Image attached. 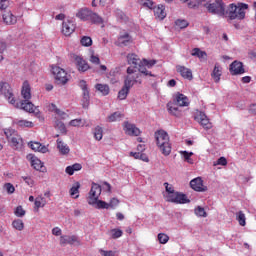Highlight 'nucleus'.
I'll return each mask as SVG.
<instances>
[{"mask_svg":"<svg viewBox=\"0 0 256 256\" xmlns=\"http://www.w3.org/2000/svg\"><path fill=\"white\" fill-rule=\"evenodd\" d=\"M30 161L33 169L36 171H42V173L45 171V166H43V162H41L39 158L31 156Z\"/></svg>","mask_w":256,"mask_h":256,"instance_id":"393cba45","label":"nucleus"},{"mask_svg":"<svg viewBox=\"0 0 256 256\" xmlns=\"http://www.w3.org/2000/svg\"><path fill=\"white\" fill-rule=\"evenodd\" d=\"M214 165H227V159L225 157H220L216 162H214Z\"/></svg>","mask_w":256,"mask_h":256,"instance_id":"052dcab7","label":"nucleus"},{"mask_svg":"<svg viewBox=\"0 0 256 256\" xmlns=\"http://www.w3.org/2000/svg\"><path fill=\"white\" fill-rule=\"evenodd\" d=\"M16 217H23L25 215V210L23 209V206H18L14 211Z\"/></svg>","mask_w":256,"mask_h":256,"instance_id":"6e6d98bb","label":"nucleus"},{"mask_svg":"<svg viewBox=\"0 0 256 256\" xmlns=\"http://www.w3.org/2000/svg\"><path fill=\"white\" fill-rule=\"evenodd\" d=\"M88 21H91V23H93L94 25H102L103 18L101 16H99V14L92 11Z\"/></svg>","mask_w":256,"mask_h":256,"instance_id":"7c9ffc66","label":"nucleus"},{"mask_svg":"<svg viewBox=\"0 0 256 256\" xmlns=\"http://www.w3.org/2000/svg\"><path fill=\"white\" fill-rule=\"evenodd\" d=\"M164 186H165L167 195H169V194L175 192V189H174L173 186L170 185L169 183L165 182V183H164Z\"/></svg>","mask_w":256,"mask_h":256,"instance_id":"13d9d810","label":"nucleus"},{"mask_svg":"<svg viewBox=\"0 0 256 256\" xmlns=\"http://www.w3.org/2000/svg\"><path fill=\"white\" fill-rule=\"evenodd\" d=\"M94 138L96 139V141H101V139H103V128L101 126L95 127Z\"/></svg>","mask_w":256,"mask_h":256,"instance_id":"e433bc0d","label":"nucleus"},{"mask_svg":"<svg viewBox=\"0 0 256 256\" xmlns=\"http://www.w3.org/2000/svg\"><path fill=\"white\" fill-rule=\"evenodd\" d=\"M97 91H100L102 95H109V86L105 84H96Z\"/></svg>","mask_w":256,"mask_h":256,"instance_id":"58836bf2","label":"nucleus"},{"mask_svg":"<svg viewBox=\"0 0 256 256\" xmlns=\"http://www.w3.org/2000/svg\"><path fill=\"white\" fill-rule=\"evenodd\" d=\"M197 119L204 129H211V127H213L205 113L200 112L199 115L197 116Z\"/></svg>","mask_w":256,"mask_h":256,"instance_id":"a211bd4d","label":"nucleus"},{"mask_svg":"<svg viewBox=\"0 0 256 256\" xmlns=\"http://www.w3.org/2000/svg\"><path fill=\"white\" fill-rule=\"evenodd\" d=\"M236 219L238 220L239 225H245L246 218L243 211H239L238 213H236Z\"/></svg>","mask_w":256,"mask_h":256,"instance_id":"c03bdc74","label":"nucleus"},{"mask_svg":"<svg viewBox=\"0 0 256 256\" xmlns=\"http://www.w3.org/2000/svg\"><path fill=\"white\" fill-rule=\"evenodd\" d=\"M7 7H9V1L7 0H0V9H7Z\"/></svg>","mask_w":256,"mask_h":256,"instance_id":"e2e57ef3","label":"nucleus"},{"mask_svg":"<svg viewBox=\"0 0 256 256\" xmlns=\"http://www.w3.org/2000/svg\"><path fill=\"white\" fill-rule=\"evenodd\" d=\"M16 125H18V127L31 128V127H33V122L27 121V120H16Z\"/></svg>","mask_w":256,"mask_h":256,"instance_id":"79ce46f5","label":"nucleus"},{"mask_svg":"<svg viewBox=\"0 0 256 256\" xmlns=\"http://www.w3.org/2000/svg\"><path fill=\"white\" fill-rule=\"evenodd\" d=\"M129 90L130 88H127V86H123V88L118 92V99H120V101L127 99V95H129Z\"/></svg>","mask_w":256,"mask_h":256,"instance_id":"f704fd0d","label":"nucleus"},{"mask_svg":"<svg viewBox=\"0 0 256 256\" xmlns=\"http://www.w3.org/2000/svg\"><path fill=\"white\" fill-rule=\"evenodd\" d=\"M102 190L101 185L93 182L90 192L88 193V204L93 205L96 209H109V203L99 200Z\"/></svg>","mask_w":256,"mask_h":256,"instance_id":"f257e3e1","label":"nucleus"},{"mask_svg":"<svg viewBox=\"0 0 256 256\" xmlns=\"http://www.w3.org/2000/svg\"><path fill=\"white\" fill-rule=\"evenodd\" d=\"M182 157H184V161L188 162L189 165H193V152L180 151Z\"/></svg>","mask_w":256,"mask_h":256,"instance_id":"4c0bfd02","label":"nucleus"},{"mask_svg":"<svg viewBox=\"0 0 256 256\" xmlns=\"http://www.w3.org/2000/svg\"><path fill=\"white\" fill-rule=\"evenodd\" d=\"M60 245L61 247H66V245H75L76 247H79L83 244L77 235H62L60 237Z\"/></svg>","mask_w":256,"mask_h":256,"instance_id":"1a4fd4ad","label":"nucleus"},{"mask_svg":"<svg viewBox=\"0 0 256 256\" xmlns=\"http://www.w3.org/2000/svg\"><path fill=\"white\" fill-rule=\"evenodd\" d=\"M80 43L83 45V47H91V45H93V40L89 36H83Z\"/></svg>","mask_w":256,"mask_h":256,"instance_id":"a19ab883","label":"nucleus"},{"mask_svg":"<svg viewBox=\"0 0 256 256\" xmlns=\"http://www.w3.org/2000/svg\"><path fill=\"white\" fill-rule=\"evenodd\" d=\"M5 97L11 105H14V107H16V109H23V111H26L27 113H39V110L35 107L33 103L29 102V100H21L19 102H16L15 97H13V93H11L10 91L5 94Z\"/></svg>","mask_w":256,"mask_h":256,"instance_id":"7ed1b4c3","label":"nucleus"},{"mask_svg":"<svg viewBox=\"0 0 256 256\" xmlns=\"http://www.w3.org/2000/svg\"><path fill=\"white\" fill-rule=\"evenodd\" d=\"M78 85L83 91L82 106L84 109H87V107H89L90 101L89 88L87 87V82L85 80H80Z\"/></svg>","mask_w":256,"mask_h":256,"instance_id":"9d476101","label":"nucleus"},{"mask_svg":"<svg viewBox=\"0 0 256 256\" xmlns=\"http://www.w3.org/2000/svg\"><path fill=\"white\" fill-rule=\"evenodd\" d=\"M22 179L26 184H28L29 187H33V185H35V181H33L32 177L22 176Z\"/></svg>","mask_w":256,"mask_h":256,"instance_id":"4d7b16f0","label":"nucleus"},{"mask_svg":"<svg viewBox=\"0 0 256 256\" xmlns=\"http://www.w3.org/2000/svg\"><path fill=\"white\" fill-rule=\"evenodd\" d=\"M192 57H198L199 59H205L207 57V52L201 51L199 48H194L192 50Z\"/></svg>","mask_w":256,"mask_h":256,"instance_id":"72a5a7b5","label":"nucleus"},{"mask_svg":"<svg viewBox=\"0 0 256 256\" xmlns=\"http://www.w3.org/2000/svg\"><path fill=\"white\" fill-rule=\"evenodd\" d=\"M72 127H83L85 125L82 119H74L70 121Z\"/></svg>","mask_w":256,"mask_h":256,"instance_id":"864d4df0","label":"nucleus"},{"mask_svg":"<svg viewBox=\"0 0 256 256\" xmlns=\"http://www.w3.org/2000/svg\"><path fill=\"white\" fill-rule=\"evenodd\" d=\"M62 33L65 37H69L75 33V22L71 20L64 21L62 23Z\"/></svg>","mask_w":256,"mask_h":256,"instance_id":"f8f14e48","label":"nucleus"},{"mask_svg":"<svg viewBox=\"0 0 256 256\" xmlns=\"http://www.w3.org/2000/svg\"><path fill=\"white\" fill-rule=\"evenodd\" d=\"M56 129H59L62 133H67V128L65 127V124L61 121L56 122Z\"/></svg>","mask_w":256,"mask_h":256,"instance_id":"5fc2aeb1","label":"nucleus"},{"mask_svg":"<svg viewBox=\"0 0 256 256\" xmlns=\"http://www.w3.org/2000/svg\"><path fill=\"white\" fill-rule=\"evenodd\" d=\"M81 187V184L79 182H76L70 189V196L73 197V199H79V189Z\"/></svg>","mask_w":256,"mask_h":256,"instance_id":"2f4dec72","label":"nucleus"},{"mask_svg":"<svg viewBox=\"0 0 256 256\" xmlns=\"http://www.w3.org/2000/svg\"><path fill=\"white\" fill-rule=\"evenodd\" d=\"M176 27H179V29H185L186 27H189V22L187 20H181L178 19L175 22Z\"/></svg>","mask_w":256,"mask_h":256,"instance_id":"49530a36","label":"nucleus"},{"mask_svg":"<svg viewBox=\"0 0 256 256\" xmlns=\"http://www.w3.org/2000/svg\"><path fill=\"white\" fill-rule=\"evenodd\" d=\"M165 199L168 203H176L177 205L190 202L187 195L175 191L171 192L170 194H166Z\"/></svg>","mask_w":256,"mask_h":256,"instance_id":"6e6552de","label":"nucleus"},{"mask_svg":"<svg viewBox=\"0 0 256 256\" xmlns=\"http://www.w3.org/2000/svg\"><path fill=\"white\" fill-rule=\"evenodd\" d=\"M103 190L111 193V184H109V182H103Z\"/></svg>","mask_w":256,"mask_h":256,"instance_id":"0e129e2a","label":"nucleus"},{"mask_svg":"<svg viewBox=\"0 0 256 256\" xmlns=\"http://www.w3.org/2000/svg\"><path fill=\"white\" fill-rule=\"evenodd\" d=\"M4 189L7 191L9 195H12V193H15V186L11 183L4 184Z\"/></svg>","mask_w":256,"mask_h":256,"instance_id":"603ef678","label":"nucleus"},{"mask_svg":"<svg viewBox=\"0 0 256 256\" xmlns=\"http://www.w3.org/2000/svg\"><path fill=\"white\" fill-rule=\"evenodd\" d=\"M231 75H243L245 73V68H243V63L240 61H234L230 64Z\"/></svg>","mask_w":256,"mask_h":256,"instance_id":"4468645a","label":"nucleus"},{"mask_svg":"<svg viewBox=\"0 0 256 256\" xmlns=\"http://www.w3.org/2000/svg\"><path fill=\"white\" fill-rule=\"evenodd\" d=\"M174 103L179 107H189V98L184 94L177 93L174 98Z\"/></svg>","mask_w":256,"mask_h":256,"instance_id":"f3484780","label":"nucleus"},{"mask_svg":"<svg viewBox=\"0 0 256 256\" xmlns=\"http://www.w3.org/2000/svg\"><path fill=\"white\" fill-rule=\"evenodd\" d=\"M2 17L6 25H15L17 23V16L13 15L11 11L4 12Z\"/></svg>","mask_w":256,"mask_h":256,"instance_id":"6ab92c4d","label":"nucleus"},{"mask_svg":"<svg viewBox=\"0 0 256 256\" xmlns=\"http://www.w3.org/2000/svg\"><path fill=\"white\" fill-rule=\"evenodd\" d=\"M176 71L177 73H180L183 79H188V81H191L193 79V71H191V69L185 66H181V65L176 66Z\"/></svg>","mask_w":256,"mask_h":256,"instance_id":"2eb2a0df","label":"nucleus"},{"mask_svg":"<svg viewBox=\"0 0 256 256\" xmlns=\"http://www.w3.org/2000/svg\"><path fill=\"white\" fill-rule=\"evenodd\" d=\"M249 113H252V115H256V104L250 105Z\"/></svg>","mask_w":256,"mask_h":256,"instance_id":"338daca9","label":"nucleus"},{"mask_svg":"<svg viewBox=\"0 0 256 256\" xmlns=\"http://www.w3.org/2000/svg\"><path fill=\"white\" fill-rule=\"evenodd\" d=\"M127 62L128 65H131L132 69H135L137 71L138 67H141L143 65V61H141V58L137 54H128L127 55Z\"/></svg>","mask_w":256,"mask_h":256,"instance_id":"ddd939ff","label":"nucleus"},{"mask_svg":"<svg viewBox=\"0 0 256 256\" xmlns=\"http://www.w3.org/2000/svg\"><path fill=\"white\" fill-rule=\"evenodd\" d=\"M178 104L174 102H169L167 104L168 113L170 115H174V117H181V111H179V108L177 107Z\"/></svg>","mask_w":256,"mask_h":256,"instance_id":"a878e982","label":"nucleus"},{"mask_svg":"<svg viewBox=\"0 0 256 256\" xmlns=\"http://www.w3.org/2000/svg\"><path fill=\"white\" fill-rule=\"evenodd\" d=\"M221 75H222L221 66H219V64H215L214 70L212 72V78L214 79L215 83H219V81H221Z\"/></svg>","mask_w":256,"mask_h":256,"instance_id":"c756f323","label":"nucleus"},{"mask_svg":"<svg viewBox=\"0 0 256 256\" xmlns=\"http://www.w3.org/2000/svg\"><path fill=\"white\" fill-rule=\"evenodd\" d=\"M156 145L161 151L162 155L168 157L171 155V141L169 140V134L165 130H159L155 132Z\"/></svg>","mask_w":256,"mask_h":256,"instance_id":"f03ea898","label":"nucleus"},{"mask_svg":"<svg viewBox=\"0 0 256 256\" xmlns=\"http://www.w3.org/2000/svg\"><path fill=\"white\" fill-rule=\"evenodd\" d=\"M13 149H21L23 147V139L19 134L14 135L11 139L8 140Z\"/></svg>","mask_w":256,"mask_h":256,"instance_id":"4be33fe9","label":"nucleus"},{"mask_svg":"<svg viewBox=\"0 0 256 256\" xmlns=\"http://www.w3.org/2000/svg\"><path fill=\"white\" fill-rule=\"evenodd\" d=\"M123 117H125V115H123V113L117 111L114 112L110 115H108V117L106 118L107 123H115L117 121H121V119H123Z\"/></svg>","mask_w":256,"mask_h":256,"instance_id":"c85d7f7f","label":"nucleus"},{"mask_svg":"<svg viewBox=\"0 0 256 256\" xmlns=\"http://www.w3.org/2000/svg\"><path fill=\"white\" fill-rule=\"evenodd\" d=\"M28 145L33 151H38L39 153H47L49 151L45 145L39 142H30Z\"/></svg>","mask_w":256,"mask_h":256,"instance_id":"cd10ccee","label":"nucleus"},{"mask_svg":"<svg viewBox=\"0 0 256 256\" xmlns=\"http://www.w3.org/2000/svg\"><path fill=\"white\" fill-rule=\"evenodd\" d=\"M123 127L126 135L134 137H139V135H141V130H139V128H137L135 124L129 123V121H125Z\"/></svg>","mask_w":256,"mask_h":256,"instance_id":"9b49d317","label":"nucleus"},{"mask_svg":"<svg viewBox=\"0 0 256 256\" xmlns=\"http://www.w3.org/2000/svg\"><path fill=\"white\" fill-rule=\"evenodd\" d=\"M144 64H140V66L137 67L139 73H141L142 75H145L147 77V75H149L150 77H153V74H151V72H149L147 70V68L143 67Z\"/></svg>","mask_w":256,"mask_h":256,"instance_id":"09e8293b","label":"nucleus"},{"mask_svg":"<svg viewBox=\"0 0 256 256\" xmlns=\"http://www.w3.org/2000/svg\"><path fill=\"white\" fill-rule=\"evenodd\" d=\"M139 77H141V73H138L137 70L133 67H128L127 76L124 79V87L131 89L135 83H141Z\"/></svg>","mask_w":256,"mask_h":256,"instance_id":"39448f33","label":"nucleus"},{"mask_svg":"<svg viewBox=\"0 0 256 256\" xmlns=\"http://www.w3.org/2000/svg\"><path fill=\"white\" fill-rule=\"evenodd\" d=\"M158 241L162 245H165V243L169 241V236H167L166 234L160 233L158 234Z\"/></svg>","mask_w":256,"mask_h":256,"instance_id":"8fccbe9b","label":"nucleus"},{"mask_svg":"<svg viewBox=\"0 0 256 256\" xmlns=\"http://www.w3.org/2000/svg\"><path fill=\"white\" fill-rule=\"evenodd\" d=\"M131 36L128 33H125L124 35H121L118 38V43L120 45H124L126 47V45H128L129 43H131Z\"/></svg>","mask_w":256,"mask_h":256,"instance_id":"473e14b6","label":"nucleus"},{"mask_svg":"<svg viewBox=\"0 0 256 256\" xmlns=\"http://www.w3.org/2000/svg\"><path fill=\"white\" fill-rule=\"evenodd\" d=\"M249 8V5L239 3L238 5L230 4L228 19L231 21L235 19H245V10Z\"/></svg>","mask_w":256,"mask_h":256,"instance_id":"20e7f679","label":"nucleus"},{"mask_svg":"<svg viewBox=\"0 0 256 256\" xmlns=\"http://www.w3.org/2000/svg\"><path fill=\"white\" fill-rule=\"evenodd\" d=\"M4 134L6 135L9 141L12 137H15V135H17V132L11 128H8L4 130Z\"/></svg>","mask_w":256,"mask_h":256,"instance_id":"de8ad7c7","label":"nucleus"},{"mask_svg":"<svg viewBox=\"0 0 256 256\" xmlns=\"http://www.w3.org/2000/svg\"><path fill=\"white\" fill-rule=\"evenodd\" d=\"M156 63H157L156 60L143 59V61H142V65H144L148 69H151V67H153Z\"/></svg>","mask_w":256,"mask_h":256,"instance_id":"3c124183","label":"nucleus"},{"mask_svg":"<svg viewBox=\"0 0 256 256\" xmlns=\"http://www.w3.org/2000/svg\"><path fill=\"white\" fill-rule=\"evenodd\" d=\"M56 143H57V149L61 155H69V152L71 151V149L67 144H65V142H63V140L58 139Z\"/></svg>","mask_w":256,"mask_h":256,"instance_id":"b1692460","label":"nucleus"},{"mask_svg":"<svg viewBox=\"0 0 256 256\" xmlns=\"http://www.w3.org/2000/svg\"><path fill=\"white\" fill-rule=\"evenodd\" d=\"M75 62L78 67V71H81L82 73H85V71H88L89 64L82 57L76 56Z\"/></svg>","mask_w":256,"mask_h":256,"instance_id":"5701e85b","label":"nucleus"},{"mask_svg":"<svg viewBox=\"0 0 256 256\" xmlns=\"http://www.w3.org/2000/svg\"><path fill=\"white\" fill-rule=\"evenodd\" d=\"M92 12L89 8H82L76 13V17L81 19V21H89Z\"/></svg>","mask_w":256,"mask_h":256,"instance_id":"412c9836","label":"nucleus"},{"mask_svg":"<svg viewBox=\"0 0 256 256\" xmlns=\"http://www.w3.org/2000/svg\"><path fill=\"white\" fill-rule=\"evenodd\" d=\"M90 62L94 65H99V63H101V60L99 59V56L91 55Z\"/></svg>","mask_w":256,"mask_h":256,"instance_id":"680f3d73","label":"nucleus"},{"mask_svg":"<svg viewBox=\"0 0 256 256\" xmlns=\"http://www.w3.org/2000/svg\"><path fill=\"white\" fill-rule=\"evenodd\" d=\"M52 73L57 85H66V83L69 81L67 72L59 66H52Z\"/></svg>","mask_w":256,"mask_h":256,"instance_id":"0eeeda50","label":"nucleus"},{"mask_svg":"<svg viewBox=\"0 0 256 256\" xmlns=\"http://www.w3.org/2000/svg\"><path fill=\"white\" fill-rule=\"evenodd\" d=\"M194 211L197 217H207V212L205 211V208L201 206L196 207Z\"/></svg>","mask_w":256,"mask_h":256,"instance_id":"37998d69","label":"nucleus"},{"mask_svg":"<svg viewBox=\"0 0 256 256\" xmlns=\"http://www.w3.org/2000/svg\"><path fill=\"white\" fill-rule=\"evenodd\" d=\"M190 187L194 191H198V192H203L207 190L206 186L203 185V180L199 177L190 181Z\"/></svg>","mask_w":256,"mask_h":256,"instance_id":"dca6fc26","label":"nucleus"},{"mask_svg":"<svg viewBox=\"0 0 256 256\" xmlns=\"http://www.w3.org/2000/svg\"><path fill=\"white\" fill-rule=\"evenodd\" d=\"M153 11L156 19H159L160 21H163V19L167 17V13H165V6L163 5L154 6Z\"/></svg>","mask_w":256,"mask_h":256,"instance_id":"aec40b11","label":"nucleus"},{"mask_svg":"<svg viewBox=\"0 0 256 256\" xmlns=\"http://www.w3.org/2000/svg\"><path fill=\"white\" fill-rule=\"evenodd\" d=\"M203 5L206 7L208 13H212V15H220V17L225 15V3L222 0H216L213 3H205Z\"/></svg>","mask_w":256,"mask_h":256,"instance_id":"423d86ee","label":"nucleus"},{"mask_svg":"<svg viewBox=\"0 0 256 256\" xmlns=\"http://www.w3.org/2000/svg\"><path fill=\"white\" fill-rule=\"evenodd\" d=\"M139 5L146 7L147 9H155V3L151 0H139Z\"/></svg>","mask_w":256,"mask_h":256,"instance_id":"ea45409f","label":"nucleus"},{"mask_svg":"<svg viewBox=\"0 0 256 256\" xmlns=\"http://www.w3.org/2000/svg\"><path fill=\"white\" fill-rule=\"evenodd\" d=\"M109 207H111V209H115V207H117V205H119V199L117 198H112L110 200V203H108Z\"/></svg>","mask_w":256,"mask_h":256,"instance_id":"bf43d9fd","label":"nucleus"},{"mask_svg":"<svg viewBox=\"0 0 256 256\" xmlns=\"http://www.w3.org/2000/svg\"><path fill=\"white\" fill-rule=\"evenodd\" d=\"M52 233L56 235V237H59V235H61V228L55 227L54 229H52Z\"/></svg>","mask_w":256,"mask_h":256,"instance_id":"69168bd1","label":"nucleus"},{"mask_svg":"<svg viewBox=\"0 0 256 256\" xmlns=\"http://www.w3.org/2000/svg\"><path fill=\"white\" fill-rule=\"evenodd\" d=\"M34 205L37 209L43 207L44 205H47V200L43 196H38L35 199Z\"/></svg>","mask_w":256,"mask_h":256,"instance_id":"c9c22d12","label":"nucleus"},{"mask_svg":"<svg viewBox=\"0 0 256 256\" xmlns=\"http://www.w3.org/2000/svg\"><path fill=\"white\" fill-rule=\"evenodd\" d=\"M21 95L24 101H29L31 99V86H29V82L25 81L22 86Z\"/></svg>","mask_w":256,"mask_h":256,"instance_id":"bb28decb","label":"nucleus"},{"mask_svg":"<svg viewBox=\"0 0 256 256\" xmlns=\"http://www.w3.org/2000/svg\"><path fill=\"white\" fill-rule=\"evenodd\" d=\"M122 235H123V231L119 229L110 230V237H112V239H119V237H121Z\"/></svg>","mask_w":256,"mask_h":256,"instance_id":"a18cd8bd","label":"nucleus"},{"mask_svg":"<svg viewBox=\"0 0 256 256\" xmlns=\"http://www.w3.org/2000/svg\"><path fill=\"white\" fill-rule=\"evenodd\" d=\"M66 173L68 174V175H73V173H75V170H73V167L72 166H68V167H66Z\"/></svg>","mask_w":256,"mask_h":256,"instance_id":"774afa93","label":"nucleus"}]
</instances>
